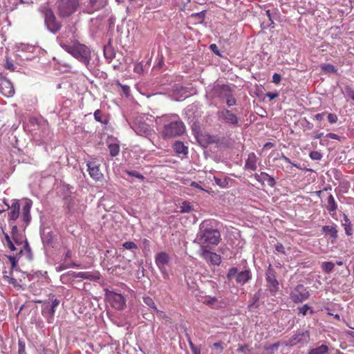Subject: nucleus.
<instances>
[{
  "label": "nucleus",
  "instance_id": "f257e3e1",
  "mask_svg": "<svg viewBox=\"0 0 354 354\" xmlns=\"http://www.w3.org/2000/svg\"><path fill=\"white\" fill-rule=\"evenodd\" d=\"M212 220H205L199 226L197 239L202 244L218 245L221 241L220 232L214 226Z\"/></svg>",
  "mask_w": 354,
  "mask_h": 354
},
{
  "label": "nucleus",
  "instance_id": "f03ea898",
  "mask_svg": "<svg viewBox=\"0 0 354 354\" xmlns=\"http://www.w3.org/2000/svg\"><path fill=\"white\" fill-rule=\"evenodd\" d=\"M162 118L165 122L162 136L165 139L180 136L185 133V126L178 115H163Z\"/></svg>",
  "mask_w": 354,
  "mask_h": 354
},
{
  "label": "nucleus",
  "instance_id": "7ed1b4c3",
  "mask_svg": "<svg viewBox=\"0 0 354 354\" xmlns=\"http://www.w3.org/2000/svg\"><path fill=\"white\" fill-rule=\"evenodd\" d=\"M61 46L68 53L73 55L80 62L85 65H88L91 60V51L84 44L75 43L73 45L66 44H61Z\"/></svg>",
  "mask_w": 354,
  "mask_h": 354
},
{
  "label": "nucleus",
  "instance_id": "20e7f679",
  "mask_svg": "<svg viewBox=\"0 0 354 354\" xmlns=\"http://www.w3.org/2000/svg\"><path fill=\"white\" fill-rule=\"evenodd\" d=\"M57 15L61 18H68L79 10L82 3L80 0H57L56 2Z\"/></svg>",
  "mask_w": 354,
  "mask_h": 354
},
{
  "label": "nucleus",
  "instance_id": "39448f33",
  "mask_svg": "<svg viewBox=\"0 0 354 354\" xmlns=\"http://www.w3.org/2000/svg\"><path fill=\"white\" fill-rule=\"evenodd\" d=\"M41 12L48 30L53 33L58 32L62 28V23L57 19L53 10L48 6H44L41 9Z\"/></svg>",
  "mask_w": 354,
  "mask_h": 354
},
{
  "label": "nucleus",
  "instance_id": "423d86ee",
  "mask_svg": "<svg viewBox=\"0 0 354 354\" xmlns=\"http://www.w3.org/2000/svg\"><path fill=\"white\" fill-rule=\"evenodd\" d=\"M108 3V0H86L82 3L81 12L91 15L104 8Z\"/></svg>",
  "mask_w": 354,
  "mask_h": 354
},
{
  "label": "nucleus",
  "instance_id": "0eeeda50",
  "mask_svg": "<svg viewBox=\"0 0 354 354\" xmlns=\"http://www.w3.org/2000/svg\"><path fill=\"white\" fill-rule=\"evenodd\" d=\"M217 116L220 121L226 124L233 127L239 126V118L231 110L223 108L218 111Z\"/></svg>",
  "mask_w": 354,
  "mask_h": 354
},
{
  "label": "nucleus",
  "instance_id": "6e6552de",
  "mask_svg": "<svg viewBox=\"0 0 354 354\" xmlns=\"http://www.w3.org/2000/svg\"><path fill=\"white\" fill-rule=\"evenodd\" d=\"M60 301L57 299L51 298L50 301H45L41 307V313L47 319L48 323H53L54 321V315L55 308L59 304Z\"/></svg>",
  "mask_w": 354,
  "mask_h": 354
},
{
  "label": "nucleus",
  "instance_id": "1a4fd4ad",
  "mask_svg": "<svg viewBox=\"0 0 354 354\" xmlns=\"http://www.w3.org/2000/svg\"><path fill=\"white\" fill-rule=\"evenodd\" d=\"M106 297L112 307L117 310H122L126 306V299L124 297L114 292H109Z\"/></svg>",
  "mask_w": 354,
  "mask_h": 354
},
{
  "label": "nucleus",
  "instance_id": "9d476101",
  "mask_svg": "<svg viewBox=\"0 0 354 354\" xmlns=\"http://www.w3.org/2000/svg\"><path fill=\"white\" fill-rule=\"evenodd\" d=\"M309 297V292L304 285L299 284L290 293V299L295 303L302 302L307 299Z\"/></svg>",
  "mask_w": 354,
  "mask_h": 354
},
{
  "label": "nucleus",
  "instance_id": "9b49d317",
  "mask_svg": "<svg viewBox=\"0 0 354 354\" xmlns=\"http://www.w3.org/2000/svg\"><path fill=\"white\" fill-rule=\"evenodd\" d=\"M200 256L207 263L218 266L221 262V256L215 252H211L202 246L200 250Z\"/></svg>",
  "mask_w": 354,
  "mask_h": 354
},
{
  "label": "nucleus",
  "instance_id": "f8f14e48",
  "mask_svg": "<svg viewBox=\"0 0 354 354\" xmlns=\"http://www.w3.org/2000/svg\"><path fill=\"white\" fill-rule=\"evenodd\" d=\"M86 165L88 167V171L91 178H92L95 181H100L102 179L103 174L100 169V163L95 160H92L91 161H88Z\"/></svg>",
  "mask_w": 354,
  "mask_h": 354
},
{
  "label": "nucleus",
  "instance_id": "ddd939ff",
  "mask_svg": "<svg viewBox=\"0 0 354 354\" xmlns=\"http://www.w3.org/2000/svg\"><path fill=\"white\" fill-rule=\"evenodd\" d=\"M310 342V333L308 330L299 332L295 334L289 341L290 346H295L298 344H308Z\"/></svg>",
  "mask_w": 354,
  "mask_h": 354
},
{
  "label": "nucleus",
  "instance_id": "4468645a",
  "mask_svg": "<svg viewBox=\"0 0 354 354\" xmlns=\"http://www.w3.org/2000/svg\"><path fill=\"white\" fill-rule=\"evenodd\" d=\"M276 272L270 266H269L266 273V281L268 287L272 292H276L279 289V282L276 279Z\"/></svg>",
  "mask_w": 354,
  "mask_h": 354
},
{
  "label": "nucleus",
  "instance_id": "2eb2a0df",
  "mask_svg": "<svg viewBox=\"0 0 354 354\" xmlns=\"http://www.w3.org/2000/svg\"><path fill=\"white\" fill-rule=\"evenodd\" d=\"M155 262L160 272L165 273V266L169 262V257L165 252H160L156 254Z\"/></svg>",
  "mask_w": 354,
  "mask_h": 354
},
{
  "label": "nucleus",
  "instance_id": "dca6fc26",
  "mask_svg": "<svg viewBox=\"0 0 354 354\" xmlns=\"http://www.w3.org/2000/svg\"><path fill=\"white\" fill-rule=\"evenodd\" d=\"M7 206L10 209L8 214V220L10 221H15L19 216L20 204L19 200H13L11 205H7Z\"/></svg>",
  "mask_w": 354,
  "mask_h": 354
},
{
  "label": "nucleus",
  "instance_id": "f3484780",
  "mask_svg": "<svg viewBox=\"0 0 354 354\" xmlns=\"http://www.w3.org/2000/svg\"><path fill=\"white\" fill-rule=\"evenodd\" d=\"M32 204V201L30 200H28L22 208L21 217L22 221L24 223V227H26L31 221L30 209Z\"/></svg>",
  "mask_w": 354,
  "mask_h": 354
},
{
  "label": "nucleus",
  "instance_id": "a211bd4d",
  "mask_svg": "<svg viewBox=\"0 0 354 354\" xmlns=\"http://www.w3.org/2000/svg\"><path fill=\"white\" fill-rule=\"evenodd\" d=\"M254 176V178L262 185H264L265 181H266L270 187H274L276 184L274 178L266 172H261L260 174L256 173Z\"/></svg>",
  "mask_w": 354,
  "mask_h": 354
},
{
  "label": "nucleus",
  "instance_id": "6ab92c4d",
  "mask_svg": "<svg viewBox=\"0 0 354 354\" xmlns=\"http://www.w3.org/2000/svg\"><path fill=\"white\" fill-rule=\"evenodd\" d=\"M74 277L89 279L93 281H97L101 278V274L97 270H93L92 272H79L75 273Z\"/></svg>",
  "mask_w": 354,
  "mask_h": 354
},
{
  "label": "nucleus",
  "instance_id": "aec40b11",
  "mask_svg": "<svg viewBox=\"0 0 354 354\" xmlns=\"http://www.w3.org/2000/svg\"><path fill=\"white\" fill-rule=\"evenodd\" d=\"M1 91L5 96H12L15 93V89L11 82L4 78L1 83Z\"/></svg>",
  "mask_w": 354,
  "mask_h": 354
},
{
  "label": "nucleus",
  "instance_id": "412c9836",
  "mask_svg": "<svg viewBox=\"0 0 354 354\" xmlns=\"http://www.w3.org/2000/svg\"><path fill=\"white\" fill-rule=\"evenodd\" d=\"M257 158L254 153H249L247 160H245V168L252 171H255L257 167Z\"/></svg>",
  "mask_w": 354,
  "mask_h": 354
},
{
  "label": "nucleus",
  "instance_id": "4be33fe9",
  "mask_svg": "<svg viewBox=\"0 0 354 354\" xmlns=\"http://www.w3.org/2000/svg\"><path fill=\"white\" fill-rule=\"evenodd\" d=\"M251 279L250 271L245 270L239 272L236 275V281L241 285L245 284Z\"/></svg>",
  "mask_w": 354,
  "mask_h": 354
},
{
  "label": "nucleus",
  "instance_id": "5701e85b",
  "mask_svg": "<svg viewBox=\"0 0 354 354\" xmlns=\"http://www.w3.org/2000/svg\"><path fill=\"white\" fill-rule=\"evenodd\" d=\"M326 209L331 215H333L337 209V204L331 194H330L327 197Z\"/></svg>",
  "mask_w": 354,
  "mask_h": 354
},
{
  "label": "nucleus",
  "instance_id": "b1692460",
  "mask_svg": "<svg viewBox=\"0 0 354 354\" xmlns=\"http://www.w3.org/2000/svg\"><path fill=\"white\" fill-rule=\"evenodd\" d=\"M322 232L329 235L333 239H336L337 238V230L336 229V225H324L322 227Z\"/></svg>",
  "mask_w": 354,
  "mask_h": 354
},
{
  "label": "nucleus",
  "instance_id": "393cba45",
  "mask_svg": "<svg viewBox=\"0 0 354 354\" xmlns=\"http://www.w3.org/2000/svg\"><path fill=\"white\" fill-rule=\"evenodd\" d=\"M94 118L97 122H99L104 124H107L109 123L108 117L104 115L100 109H97L94 112Z\"/></svg>",
  "mask_w": 354,
  "mask_h": 354
},
{
  "label": "nucleus",
  "instance_id": "a878e982",
  "mask_svg": "<svg viewBox=\"0 0 354 354\" xmlns=\"http://www.w3.org/2000/svg\"><path fill=\"white\" fill-rule=\"evenodd\" d=\"M174 149L178 154L186 155L188 153L187 147L180 141H176L174 144Z\"/></svg>",
  "mask_w": 354,
  "mask_h": 354
},
{
  "label": "nucleus",
  "instance_id": "bb28decb",
  "mask_svg": "<svg viewBox=\"0 0 354 354\" xmlns=\"http://www.w3.org/2000/svg\"><path fill=\"white\" fill-rule=\"evenodd\" d=\"M328 347L326 345L322 344L316 348L310 349L308 354H328Z\"/></svg>",
  "mask_w": 354,
  "mask_h": 354
},
{
  "label": "nucleus",
  "instance_id": "cd10ccee",
  "mask_svg": "<svg viewBox=\"0 0 354 354\" xmlns=\"http://www.w3.org/2000/svg\"><path fill=\"white\" fill-rule=\"evenodd\" d=\"M322 71L325 73H337V68L330 64H324L321 65Z\"/></svg>",
  "mask_w": 354,
  "mask_h": 354
},
{
  "label": "nucleus",
  "instance_id": "c85d7f7f",
  "mask_svg": "<svg viewBox=\"0 0 354 354\" xmlns=\"http://www.w3.org/2000/svg\"><path fill=\"white\" fill-rule=\"evenodd\" d=\"M344 223L343 225L344 226L345 232L347 235H351L352 234V227H351V223L348 218V216L344 214Z\"/></svg>",
  "mask_w": 354,
  "mask_h": 354
},
{
  "label": "nucleus",
  "instance_id": "c756f323",
  "mask_svg": "<svg viewBox=\"0 0 354 354\" xmlns=\"http://www.w3.org/2000/svg\"><path fill=\"white\" fill-rule=\"evenodd\" d=\"M108 148L109 149L110 155L112 157H115L119 154L120 152V145L116 143L110 144L108 146Z\"/></svg>",
  "mask_w": 354,
  "mask_h": 354
},
{
  "label": "nucleus",
  "instance_id": "7c9ffc66",
  "mask_svg": "<svg viewBox=\"0 0 354 354\" xmlns=\"http://www.w3.org/2000/svg\"><path fill=\"white\" fill-rule=\"evenodd\" d=\"M203 303L210 307H214L218 303V299L216 297H206L203 301Z\"/></svg>",
  "mask_w": 354,
  "mask_h": 354
},
{
  "label": "nucleus",
  "instance_id": "2f4dec72",
  "mask_svg": "<svg viewBox=\"0 0 354 354\" xmlns=\"http://www.w3.org/2000/svg\"><path fill=\"white\" fill-rule=\"evenodd\" d=\"M4 68L10 71H14L15 69V66L14 65L13 61L8 57H6Z\"/></svg>",
  "mask_w": 354,
  "mask_h": 354
},
{
  "label": "nucleus",
  "instance_id": "473e14b6",
  "mask_svg": "<svg viewBox=\"0 0 354 354\" xmlns=\"http://www.w3.org/2000/svg\"><path fill=\"white\" fill-rule=\"evenodd\" d=\"M206 15V10H203L200 12L193 13L191 15V17L197 19L199 23H202Z\"/></svg>",
  "mask_w": 354,
  "mask_h": 354
},
{
  "label": "nucleus",
  "instance_id": "72a5a7b5",
  "mask_svg": "<svg viewBox=\"0 0 354 354\" xmlns=\"http://www.w3.org/2000/svg\"><path fill=\"white\" fill-rule=\"evenodd\" d=\"M279 345V342H276L271 345H266L264 346V350L267 351L270 354H273L276 351H277Z\"/></svg>",
  "mask_w": 354,
  "mask_h": 354
},
{
  "label": "nucleus",
  "instance_id": "f704fd0d",
  "mask_svg": "<svg viewBox=\"0 0 354 354\" xmlns=\"http://www.w3.org/2000/svg\"><path fill=\"white\" fill-rule=\"evenodd\" d=\"M334 267L335 265L332 262H324L322 264V270L327 273L331 272L333 270Z\"/></svg>",
  "mask_w": 354,
  "mask_h": 354
},
{
  "label": "nucleus",
  "instance_id": "c9c22d12",
  "mask_svg": "<svg viewBox=\"0 0 354 354\" xmlns=\"http://www.w3.org/2000/svg\"><path fill=\"white\" fill-rule=\"evenodd\" d=\"M143 301L149 308L153 309L154 310H156V308H157L156 306L153 299L151 298L150 297H143Z\"/></svg>",
  "mask_w": 354,
  "mask_h": 354
},
{
  "label": "nucleus",
  "instance_id": "e433bc0d",
  "mask_svg": "<svg viewBox=\"0 0 354 354\" xmlns=\"http://www.w3.org/2000/svg\"><path fill=\"white\" fill-rule=\"evenodd\" d=\"M192 210V206L188 202H183L180 206V212H189Z\"/></svg>",
  "mask_w": 354,
  "mask_h": 354
},
{
  "label": "nucleus",
  "instance_id": "4c0bfd02",
  "mask_svg": "<svg viewBox=\"0 0 354 354\" xmlns=\"http://www.w3.org/2000/svg\"><path fill=\"white\" fill-rule=\"evenodd\" d=\"M297 310H299V313L302 314V315H304V316H305L307 314V312L309 310H310V314L313 313V310L312 309H310V308L307 304H305L301 307H299L297 308Z\"/></svg>",
  "mask_w": 354,
  "mask_h": 354
},
{
  "label": "nucleus",
  "instance_id": "58836bf2",
  "mask_svg": "<svg viewBox=\"0 0 354 354\" xmlns=\"http://www.w3.org/2000/svg\"><path fill=\"white\" fill-rule=\"evenodd\" d=\"M309 156L313 160H320L322 158V154L318 151H313L310 153Z\"/></svg>",
  "mask_w": 354,
  "mask_h": 354
},
{
  "label": "nucleus",
  "instance_id": "ea45409f",
  "mask_svg": "<svg viewBox=\"0 0 354 354\" xmlns=\"http://www.w3.org/2000/svg\"><path fill=\"white\" fill-rule=\"evenodd\" d=\"M237 274L238 270L236 268L234 267L229 270L227 277L229 280H232L234 277H236Z\"/></svg>",
  "mask_w": 354,
  "mask_h": 354
},
{
  "label": "nucleus",
  "instance_id": "a19ab883",
  "mask_svg": "<svg viewBox=\"0 0 354 354\" xmlns=\"http://www.w3.org/2000/svg\"><path fill=\"white\" fill-rule=\"evenodd\" d=\"M122 246L127 250L137 249V245L133 241H126L122 244Z\"/></svg>",
  "mask_w": 354,
  "mask_h": 354
},
{
  "label": "nucleus",
  "instance_id": "79ce46f5",
  "mask_svg": "<svg viewBox=\"0 0 354 354\" xmlns=\"http://www.w3.org/2000/svg\"><path fill=\"white\" fill-rule=\"evenodd\" d=\"M117 85L122 88V92L124 94L128 97L130 94V88L127 85H122L120 82H117Z\"/></svg>",
  "mask_w": 354,
  "mask_h": 354
},
{
  "label": "nucleus",
  "instance_id": "37998d69",
  "mask_svg": "<svg viewBox=\"0 0 354 354\" xmlns=\"http://www.w3.org/2000/svg\"><path fill=\"white\" fill-rule=\"evenodd\" d=\"M126 173L129 176H133V177H136V178L141 179V180L144 179L143 175H142L141 174L138 173L136 171H127Z\"/></svg>",
  "mask_w": 354,
  "mask_h": 354
},
{
  "label": "nucleus",
  "instance_id": "c03bdc74",
  "mask_svg": "<svg viewBox=\"0 0 354 354\" xmlns=\"http://www.w3.org/2000/svg\"><path fill=\"white\" fill-rule=\"evenodd\" d=\"M214 181L216 184L221 187H225L227 185V182L226 180H222L216 177H214Z\"/></svg>",
  "mask_w": 354,
  "mask_h": 354
},
{
  "label": "nucleus",
  "instance_id": "a18cd8bd",
  "mask_svg": "<svg viewBox=\"0 0 354 354\" xmlns=\"http://www.w3.org/2000/svg\"><path fill=\"white\" fill-rule=\"evenodd\" d=\"M236 100L232 95H229L227 97L226 104L228 106H233L236 105Z\"/></svg>",
  "mask_w": 354,
  "mask_h": 354
},
{
  "label": "nucleus",
  "instance_id": "49530a36",
  "mask_svg": "<svg viewBox=\"0 0 354 354\" xmlns=\"http://www.w3.org/2000/svg\"><path fill=\"white\" fill-rule=\"evenodd\" d=\"M158 316L161 318V319H165V320H168V321H170L171 319L166 315V313L163 311H161V310H159L156 308V310H155Z\"/></svg>",
  "mask_w": 354,
  "mask_h": 354
},
{
  "label": "nucleus",
  "instance_id": "de8ad7c7",
  "mask_svg": "<svg viewBox=\"0 0 354 354\" xmlns=\"http://www.w3.org/2000/svg\"><path fill=\"white\" fill-rule=\"evenodd\" d=\"M338 118L335 113H328V120L331 124H335L337 122Z\"/></svg>",
  "mask_w": 354,
  "mask_h": 354
},
{
  "label": "nucleus",
  "instance_id": "09e8293b",
  "mask_svg": "<svg viewBox=\"0 0 354 354\" xmlns=\"http://www.w3.org/2000/svg\"><path fill=\"white\" fill-rule=\"evenodd\" d=\"M281 159L283 160L285 162H286L287 163H289L291 165H292L293 167H295L299 169H301V167L296 164V163H294L292 162H291V160H290V158H288V157H286V156H284L283 154H282L281 156Z\"/></svg>",
  "mask_w": 354,
  "mask_h": 354
},
{
  "label": "nucleus",
  "instance_id": "8fccbe9b",
  "mask_svg": "<svg viewBox=\"0 0 354 354\" xmlns=\"http://www.w3.org/2000/svg\"><path fill=\"white\" fill-rule=\"evenodd\" d=\"M275 250L281 253V254H286V250H285V248L284 246L283 245L282 243H277L275 245Z\"/></svg>",
  "mask_w": 354,
  "mask_h": 354
},
{
  "label": "nucleus",
  "instance_id": "3c124183",
  "mask_svg": "<svg viewBox=\"0 0 354 354\" xmlns=\"http://www.w3.org/2000/svg\"><path fill=\"white\" fill-rule=\"evenodd\" d=\"M133 71L136 73H142L143 72V65L141 63L136 64L134 66Z\"/></svg>",
  "mask_w": 354,
  "mask_h": 354
},
{
  "label": "nucleus",
  "instance_id": "603ef678",
  "mask_svg": "<svg viewBox=\"0 0 354 354\" xmlns=\"http://www.w3.org/2000/svg\"><path fill=\"white\" fill-rule=\"evenodd\" d=\"M8 259L10 263H11L12 268H15L17 266L18 260L17 259V258L15 257L8 256Z\"/></svg>",
  "mask_w": 354,
  "mask_h": 354
},
{
  "label": "nucleus",
  "instance_id": "864d4df0",
  "mask_svg": "<svg viewBox=\"0 0 354 354\" xmlns=\"http://www.w3.org/2000/svg\"><path fill=\"white\" fill-rule=\"evenodd\" d=\"M281 75L278 74V73H274L273 75H272V82L276 84H279V82H281Z\"/></svg>",
  "mask_w": 354,
  "mask_h": 354
},
{
  "label": "nucleus",
  "instance_id": "5fc2aeb1",
  "mask_svg": "<svg viewBox=\"0 0 354 354\" xmlns=\"http://www.w3.org/2000/svg\"><path fill=\"white\" fill-rule=\"evenodd\" d=\"M75 267H80V265L76 264L75 263H71L67 266H63L59 267V270L68 268H75Z\"/></svg>",
  "mask_w": 354,
  "mask_h": 354
},
{
  "label": "nucleus",
  "instance_id": "6e6d98bb",
  "mask_svg": "<svg viewBox=\"0 0 354 354\" xmlns=\"http://www.w3.org/2000/svg\"><path fill=\"white\" fill-rule=\"evenodd\" d=\"M328 138L333 139V140H340V138L337 134L333 133H328L326 136Z\"/></svg>",
  "mask_w": 354,
  "mask_h": 354
},
{
  "label": "nucleus",
  "instance_id": "4d7b16f0",
  "mask_svg": "<svg viewBox=\"0 0 354 354\" xmlns=\"http://www.w3.org/2000/svg\"><path fill=\"white\" fill-rule=\"evenodd\" d=\"M279 95V93L275 92V93H272V92H268L266 93V96L270 99V100H272L274 98H276L277 97H278Z\"/></svg>",
  "mask_w": 354,
  "mask_h": 354
},
{
  "label": "nucleus",
  "instance_id": "13d9d810",
  "mask_svg": "<svg viewBox=\"0 0 354 354\" xmlns=\"http://www.w3.org/2000/svg\"><path fill=\"white\" fill-rule=\"evenodd\" d=\"M151 132V129H150V127L148 125H145V127H143V133H145V135L149 136L150 135Z\"/></svg>",
  "mask_w": 354,
  "mask_h": 354
},
{
  "label": "nucleus",
  "instance_id": "bf43d9fd",
  "mask_svg": "<svg viewBox=\"0 0 354 354\" xmlns=\"http://www.w3.org/2000/svg\"><path fill=\"white\" fill-rule=\"evenodd\" d=\"M20 4L31 6L33 3L32 0H19Z\"/></svg>",
  "mask_w": 354,
  "mask_h": 354
},
{
  "label": "nucleus",
  "instance_id": "052dcab7",
  "mask_svg": "<svg viewBox=\"0 0 354 354\" xmlns=\"http://www.w3.org/2000/svg\"><path fill=\"white\" fill-rule=\"evenodd\" d=\"M213 347L215 348H220L221 351L223 350V347L222 346V342H221L214 343L213 344Z\"/></svg>",
  "mask_w": 354,
  "mask_h": 354
},
{
  "label": "nucleus",
  "instance_id": "680f3d73",
  "mask_svg": "<svg viewBox=\"0 0 354 354\" xmlns=\"http://www.w3.org/2000/svg\"><path fill=\"white\" fill-rule=\"evenodd\" d=\"M19 234H16V235H14L12 236V239L13 241L15 242L16 244L19 245V244H21V241H20L19 238Z\"/></svg>",
  "mask_w": 354,
  "mask_h": 354
},
{
  "label": "nucleus",
  "instance_id": "e2e57ef3",
  "mask_svg": "<svg viewBox=\"0 0 354 354\" xmlns=\"http://www.w3.org/2000/svg\"><path fill=\"white\" fill-rule=\"evenodd\" d=\"M7 246L9 248V249L11 250V251H15L16 250V248L14 245V243H12V241H11L10 242H8L7 243Z\"/></svg>",
  "mask_w": 354,
  "mask_h": 354
},
{
  "label": "nucleus",
  "instance_id": "0e129e2a",
  "mask_svg": "<svg viewBox=\"0 0 354 354\" xmlns=\"http://www.w3.org/2000/svg\"><path fill=\"white\" fill-rule=\"evenodd\" d=\"M324 116V113H317V114L315 115V118L317 120L321 121V120H323Z\"/></svg>",
  "mask_w": 354,
  "mask_h": 354
},
{
  "label": "nucleus",
  "instance_id": "69168bd1",
  "mask_svg": "<svg viewBox=\"0 0 354 354\" xmlns=\"http://www.w3.org/2000/svg\"><path fill=\"white\" fill-rule=\"evenodd\" d=\"M12 236L16 235L18 234V228L17 225H13L12 227Z\"/></svg>",
  "mask_w": 354,
  "mask_h": 354
},
{
  "label": "nucleus",
  "instance_id": "338daca9",
  "mask_svg": "<svg viewBox=\"0 0 354 354\" xmlns=\"http://www.w3.org/2000/svg\"><path fill=\"white\" fill-rule=\"evenodd\" d=\"M72 256V252L71 250H68L64 256V259L66 260L68 259H70Z\"/></svg>",
  "mask_w": 354,
  "mask_h": 354
},
{
  "label": "nucleus",
  "instance_id": "774afa93",
  "mask_svg": "<svg viewBox=\"0 0 354 354\" xmlns=\"http://www.w3.org/2000/svg\"><path fill=\"white\" fill-rule=\"evenodd\" d=\"M192 354H201V349L200 348L197 347L196 348H193L192 350Z\"/></svg>",
  "mask_w": 354,
  "mask_h": 354
}]
</instances>
